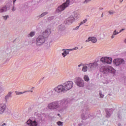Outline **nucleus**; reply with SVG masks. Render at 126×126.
Returning <instances> with one entry per match:
<instances>
[{
  "label": "nucleus",
  "mask_w": 126,
  "mask_h": 126,
  "mask_svg": "<svg viewBox=\"0 0 126 126\" xmlns=\"http://www.w3.org/2000/svg\"><path fill=\"white\" fill-rule=\"evenodd\" d=\"M73 21H74V18H72V17L70 16L69 17L65 20V23L68 25L72 24Z\"/></svg>",
  "instance_id": "11"
},
{
  "label": "nucleus",
  "mask_w": 126,
  "mask_h": 126,
  "mask_svg": "<svg viewBox=\"0 0 126 126\" xmlns=\"http://www.w3.org/2000/svg\"><path fill=\"white\" fill-rule=\"evenodd\" d=\"M69 0H66L65 3H63L62 5L58 7L57 9V12H61V11L64 10V9L69 5Z\"/></svg>",
  "instance_id": "2"
},
{
  "label": "nucleus",
  "mask_w": 126,
  "mask_h": 126,
  "mask_svg": "<svg viewBox=\"0 0 126 126\" xmlns=\"http://www.w3.org/2000/svg\"><path fill=\"white\" fill-rule=\"evenodd\" d=\"M75 50H78V47H76L73 49H69V51L70 52V51H75Z\"/></svg>",
  "instance_id": "26"
},
{
  "label": "nucleus",
  "mask_w": 126,
  "mask_h": 126,
  "mask_svg": "<svg viewBox=\"0 0 126 126\" xmlns=\"http://www.w3.org/2000/svg\"><path fill=\"white\" fill-rule=\"evenodd\" d=\"M106 114H107L106 115L107 118H109L110 116H111V113H108V112H106Z\"/></svg>",
  "instance_id": "32"
},
{
  "label": "nucleus",
  "mask_w": 126,
  "mask_h": 126,
  "mask_svg": "<svg viewBox=\"0 0 126 126\" xmlns=\"http://www.w3.org/2000/svg\"><path fill=\"white\" fill-rule=\"evenodd\" d=\"M58 126H63V122H61V121H59L57 122Z\"/></svg>",
  "instance_id": "28"
},
{
  "label": "nucleus",
  "mask_w": 126,
  "mask_h": 126,
  "mask_svg": "<svg viewBox=\"0 0 126 126\" xmlns=\"http://www.w3.org/2000/svg\"><path fill=\"white\" fill-rule=\"evenodd\" d=\"M12 11H14V8H13Z\"/></svg>",
  "instance_id": "43"
},
{
  "label": "nucleus",
  "mask_w": 126,
  "mask_h": 126,
  "mask_svg": "<svg viewBox=\"0 0 126 126\" xmlns=\"http://www.w3.org/2000/svg\"><path fill=\"white\" fill-rule=\"evenodd\" d=\"M63 52L62 53V55L63 58H65V57H66V55L69 54V52L67 51H69V49H67V50L63 49Z\"/></svg>",
  "instance_id": "16"
},
{
  "label": "nucleus",
  "mask_w": 126,
  "mask_h": 126,
  "mask_svg": "<svg viewBox=\"0 0 126 126\" xmlns=\"http://www.w3.org/2000/svg\"><path fill=\"white\" fill-rule=\"evenodd\" d=\"M29 91H25L24 92H17L16 91L15 93L16 95H22V94H24V93H26V92H28Z\"/></svg>",
  "instance_id": "19"
},
{
  "label": "nucleus",
  "mask_w": 126,
  "mask_h": 126,
  "mask_svg": "<svg viewBox=\"0 0 126 126\" xmlns=\"http://www.w3.org/2000/svg\"><path fill=\"white\" fill-rule=\"evenodd\" d=\"M48 109L50 110H55V109H58L60 105L58 102H52L48 104Z\"/></svg>",
  "instance_id": "8"
},
{
  "label": "nucleus",
  "mask_w": 126,
  "mask_h": 126,
  "mask_svg": "<svg viewBox=\"0 0 126 126\" xmlns=\"http://www.w3.org/2000/svg\"><path fill=\"white\" fill-rule=\"evenodd\" d=\"M119 33H120V32H117V30H115V31H114L113 34V35H118V34H119Z\"/></svg>",
  "instance_id": "29"
},
{
  "label": "nucleus",
  "mask_w": 126,
  "mask_h": 126,
  "mask_svg": "<svg viewBox=\"0 0 126 126\" xmlns=\"http://www.w3.org/2000/svg\"><path fill=\"white\" fill-rule=\"evenodd\" d=\"M6 11V7H3L2 9H0V12H3Z\"/></svg>",
  "instance_id": "22"
},
{
  "label": "nucleus",
  "mask_w": 126,
  "mask_h": 126,
  "mask_svg": "<svg viewBox=\"0 0 126 126\" xmlns=\"http://www.w3.org/2000/svg\"><path fill=\"white\" fill-rule=\"evenodd\" d=\"M91 0H86L84 1V3H87V2H88V1H90Z\"/></svg>",
  "instance_id": "36"
},
{
  "label": "nucleus",
  "mask_w": 126,
  "mask_h": 126,
  "mask_svg": "<svg viewBox=\"0 0 126 126\" xmlns=\"http://www.w3.org/2000/svg\"><path fill=\"white\" fill-rule=\"evenodd\" d=\"M3 18H4V19H5V20H6V19H7V18H8V16H3Z\"/></svg>",
  "instance_id": "34"
},
{
  "label": "nucleus",
  "mask_w": 126,
  "mask_h": 126,
  "mask_svg": "<svg viewBox=\"0 0 126 126\" xmlns=\"http://www.w3.org/2000/svg\"><path fill=\"white\" fill-rule=\"evenodd\" d=\"M90 41H91V42L92 43H96L97 42V38L95 37L90 36V37H89L88 39H87L86 40V42H90Z\"/></svg>",
  "instance_id": "14"
},
{
  "label": "nucleus",
  "mask_w": 126,
  "mask_h": 126,
  "mask_svg": "<svg viewBox=\"0 0 126 126\" xmlns=\"http://www.w3.org/2000/svg\"><path fill=\"white\" fill-rule=\"evenodd\" d=\"M58 116H59V117H61V115H60V114H58Z\"/></svg>",
  "instance_id": "44"
},
{
  "label": "nucleus",
  "mask_w": 126,
  "mask_h": 126,
  "mask_svg": "<svg viewBox=\"0 0 126 126\" xmlns=\"http://www.w3.org/2000/svg\"><path fill=\"white\" fill-rule=\"evenodd\" d=\"M124 0H120V1L122 2Z\"/></svg>",
  "instance_id": "45"
},
{
  "label": "nucleus",
  "mask_w": 126,
  "mask_h": 126,
  "mask_svg": "<svg viewBox=\"0 0 126 126\" xmlns=\"http://www.w3.org/2000/svg\"><path fill=\"white\" fill-rule=\"evenodd\" d=\"M6 108V105L3 103L0 104V114H3Z\"/></svg>",
  "instance_id": "12"
},
{
  "label": "nucleus",
  "mask_w": 126,
  "mask_h": 126,
  "mask_svg": "<svg viewBox=\"0 0 126 126\" xmlns=\"http://www.w3.org/2000/svg\"><path fill=\"white\" fill-rule=\"evenodd\" d=\"M113 68L107 66H102L100 68V71L103 73H108V72H112Z\"/></svg>",
  "instance_id": "6"
},
{
  "label": "nucleus",
  "mask_w": 126,
  "mask_h": 126,
  "mask_svg": "<svg viewBox=\"0 0 126 126\" xmlns=\"http://www.w3.org/2000/svg\"><path fill=\"white\" fill-rule=\"evenodd\" d=\"M54 91L56 92V93H64V92H66L63 85H59L55 87L54 88Z\"/></svg>",
  "instance_id": "3"
},
{
  "label": "nucleus",
  "mask_w": 126,
  "mask_h": 126,
  "mask_svg": "<svg viewBox=\"0 0 126 126\" xmlns=\"http://www.w3.org/2000/svg\"><path fill=\"white\" fill-rule=\"evenodd\" d=\"M72 18H74V20H75V18H77L78 16V14H77L76 12H73V14L72 16H71Z\"/></svg>",
  "instance_id": "18"
},
{
  "label": "nucleus",
  "mask_w": 126,
  "mask_h": 126,
  "mask_svg": "<svg viewBox=\"0 0 126 126\" xmlns=\"http://www.w3.org/2000/svg\"><path fill=\"white\" fill-rule=\"evenodd\" d=\"M87 65L91 68H94V67H97V66H98V62L95 61L93 63L87 64Z\"/></svg>",
  "instance_id": "13"
},
{
  "label": "nucleus",
  "mask_w": 126,
  "mask_h": 126,
  "mask_svg": "<svg viewBox=\"0 0 126 126\" xmlns=\"http://www.w3.org/2000/svg\"><path fill=\"white\" fill-rule=\"evenodd\" d=\"M86 22H87V19H86L85 20H84L82 22H81L80 23V26H81V25H82V24H84V23H86Z\"/></svg>",
  "instance_id": "23"
},
{
  "label": "nucleus",
  "mask_w": 126,
  "mask_h": 126,
  "mask_svg": "<svg viewBox=\"0 0 126 126\" xmlns=\"http://www.w3.org/2000/svg\"><path fill=\"white\" fill-rule=\"evenodd\" d=\"M59 28H60V30H64V29H65V28L63 27V25L60 26Z\"/></svg>",
  "instance_id": "25"
},
{
  "label": "nucleus",
  "mask_w": 126,
  "mask_h": 126,
  "mask_svg": "<svg viewBox=\"0 0 126 126\" xmlns=\"http://www.w3.org/2000/svg\"><path fill=\"white\" fill-rule=\"evenodd\" d=\"M100 62L102 63H107V64H110L112 63V58L108 57H102L100 60Z\"/></svg>",
  "instance_id": "5"
},
{
  "label": "nucleus",
  "mask_w": 126,
  "mask_h": 126,
  "mask_svg": "<svg viewBox=\"0 0 126 126\" xmlns=\"http://www.w3.org/2000/svg\"><path fill=\"white\" fill-rule=\"evenodd\" d=\"M4 91V88L3 87H0V94Z\"/></svg>",
  "instance_id": "24"
},
{
  "label": "nucleus",
  "mask_w": 126,
  "mask_h": 126,
  "mask_svg": "<svg viewBox=\"0 0 126 126\" xmlns=\"http://www.w3.org/2000/svg\"><path fill=\"white\" fill-rule=\"evenodd\" d=\"M63 103H64V101H62V102H61V104H63Z\"/></svg>",
  "instance_id": "42"
},
{
  "label": "nucleus",
  "mask_w": 126,
  "mask_h": 126,
  "mask_svg": "<svg viewBox=\"0 0 126 126\" xmlns=\"http://www.w3.org/2000/svg\"><path fill=\"white\" fill-rule=\"evenodd\" d=\"M75 83L79 87H83L84 86V81L80 77L76 78Z\"/></svg>",
  "instance_id": "7"
},
{
  "label": "nucleus",
  "mask_w": 126,
  "mask_h": 126,
  "mask_svg": "<svg viewBox=\"0 0 126 126\" xmlns=\"http://www.w3.org/2000/svg\"><path fill=\"white\" fill-rule=\"evenodd\" d=\"M79 27H80V26L76 27L75 29H73V30H78V29H79Z\"/></svg>",
  "instance_id": "33"
},
{
  "label": "nucleus",
  "mask_w": 126,
  "mask_h": 126,
  "mask_svg": "<svg viewBox=\"0 0 126 126\" xmlns=\"http://www.w3.org/2000/svg\"><path fill=\"white\" fill-rule=\"evenodd\" d=\"M113 63L115 65L118 66L123 63H125V61L121 59H116L114 60Z\"/></svg>",
  "instance_id": "9"
},
{
  "label": "nucleus",
  "mask_w": 126,
  "mask_h": 126,
  "mask_svg": "<svg viewBox=\"0 0 126 126\" xmlns=\"http://www.w3.org/2000/svg\"><path fill=\"white\" fill-rule=\"evenodd\" d=\"M101 17H103V14H102L101 15Z\"/></svg>",
  "instance_id": "46"
},
{
  "label": "nucleus",
  "mask_w": 126,
  "mask_h": 126,
  "mask_svg": "<svg viewBox=\"0 0 126 126\" xmlns=\"http://www.w3.org/2000/svg\"><path fill=\"white\" fill-rule=\"evenodd\" d=\"M34 35H35V32H31L30 33V37H33V36H34Z\"/></svg>",
  "instance_id": "27"
},
{
  "label": "nucleus",
  "mask_w": 126,
  "mask_h": 126,
  "mask_svg": "<svg viewBox=\"0 0 126 126\" xmlns=\"http://www.w3.org/2000/svg\"><path fill=\"white\" fill-rule=\"evenodd\" d=\"M108 13H109V14H110L111 15L114 14V11L112 10H110L108 11Z\"/></svg>",
  "instance_id": "30"
},
{
  "label": "nucleus",
  "mask_w": 126,
  "mask_h": 126,
  "mask_svg": "<svg viewBox=\"0 0 126 126\" xmlns=\"http://www.w3.org/2000/svg\"><path fill=\"white\" fill-rule=\"evenodd\" d=\"M82 65V64H80L79 65H78V67H80V66H81Z\"/></svg>",
  "instance_id": "39"
},
{
  "label": "nucleus",
  "mask_w": 126,
  "mask_h": 126,
  "mask_svg": "<svg viewBox=\"0 0 126 126\" xmlns=\"http://www.w3.org/2000/svg\"><path fill=\"white\" fill-rule=\"evenodd\" d=\"M50 34H51V29H48L43 32V37H44L45 38H47V37H48Z\"/></svg>",
  "instance_id": "15"
},
{
  "label": "nucleus",
  "mask_w": 126,
  "mask_h": 126,
  "mask_svg": "<svg viewBox=\"0 0 126 126\" xmlns=\"http://www.w3.org/2000/svg\"><path fill=\"white\" fill-rule=\"evenodd\" d=\"M15 1H16V0H15L13 1V3H15Z\"/></svg>",
  "instance_id": "41"
},
{
  "label": "nucleus",
  "mask_w": 126,
  "mask_h": 126,
  "mask_svg": "<svg viewBox=\"0 0 126 126\" xmlns=\"http://www.w3.org/2000/svg\"><path fill=\"white\" fill-rule=\"evenodd\" d=\"M115 38V35L113 33V35L111 36V39H114Z\"/></svg>",
  "instance_id": "37"
},
{
  "label": "nucleus",
  "mask_w": 126,
  "mask_h": 126,
  "mask_svg": "<svg viewBox=\"0 0 126 126\" xmlns=\"http://www.w3.org/2000/svg\"><path fill=\"white\" fill-rule=\"evenodd\" d=\"M46 14H48V12H44V13H43L41 15L40 17H42V16H44V15H46Z\"/></svg>",
  "instance_id": "31"
},
{
  "label": "nucleus",
  "mask_w": 126,
  "mask_h": 126,
  "mask_svg": "<svg viewBox=\"0 0 126 126\" xmlns=\"http://www.w3.org/2000/svg\"><path fill=\"white\" fill-rule=\"evenodd\" d=\"M45 41H46L45 37H44L43 35H40L36 39V45L37 46H41V45H43V44L45 43Z\"/></svg>",
  "instance_id": "4"
},
{
  "label": "nucleus",
  "mask_w": 126,
  "mask_h": 126,
  "mask_svg": "<svg viewBox=\"0 0 126 126\" xmlns=\"http://www.w3.org/2000/svg\"><path fill=\"white\" fill-rule=\"evenodd\" d=\"M11 94H12V93L11 92H9L8 94L5 96V102H7L8 98L11 97Z\"/></svg>",
  "instance_id": "17"
},
{
  "label": "nucleus",
  "mask_w": 126,
  "mask_h": 126,
  "mask_svg": "<svg viewBox=\"0 0 126 126\" xmlns=\"http://www.w3.org/2000/svg\"><path fill=\"white\" fill-rule=\"evenodd\" d=\"M99 95L100 96V98H103V97H104V94H102L101 93H99Z\"/></svg>",
  "instance_id": "35"
},
{
  "label": "nucleus",
  "mask_w": 126,
  "mask_h": 126,
  "mask_svg": "<svg viewBox=\"0 0 126 126\" xmlns=\"http://www.w3.org/2000/svg\"><path fill=\"white\" fill-rule=\"evenodd\" d=\"M63 86H64L65 91H68V90H70V89L73 87V82L72 81L65 82L63 83Z\"/></svg>",
  "instance_id": "1"
},
{
  "label": "nucleus",
  "mask_w": 126,
  "mask_h": 126,
  "mask_svg": "<svg viewBox=\"0 0 126 126\" xmlns=\"http://www.w3.org/2000/svg\"><path fill=\"white\" fill-rule=\"evenodd\" d=\"M84 79L85 81H87V82H88L90 80L89 77L87 75H86L84 76Z\"/></svg>",
  "instance_id": "20"
},
{
  "label": "nucleus",
  "mask_w": 126,
  "mask_h": 126,
  "mask_svg": "<svg viewBox=\"0 0 126 126\" xmlns=\"http://www.w3.org/2000/svg\"><path fill=\"white\" fill-rule=\"evenodd\" d=\"M5 125H6L5 123H3V124H2L1 126H5Z\"/></svg>",
  "instance_id": "40"
},
{
  "label": "nucleus",
  "mask_w": 126,
  "mask_h": 126,
  "mask_svg": "<svg viewBox=\"0 0 126 126\" xmlns=\"http://www.w3.org/2000/svg\"><path fill=\"white\" fill-rule=\"evenodd\" d=\"M124 29H122L120 31L119 33H121V32H122V31H124Z\"/></svg>",
  "instance_id": "38"
},
{
  "label": "nucleus",
  "mask_w": 126,
  "mask_h": 126,
  "mask_svg": "<svg viewBox=\"0 0 126 126\" xmlns=\"http://www.w3.org/2000/svg\"><path fill=\"white\" fill-rule=\"evenodd\" d=\"M27 125L29 126H37L38 122H36V121H32L31 120H29L27 122Z\"/></svg>",
  "instance_id": "10"
},
{
  "label": "nucleus",
  "mask_w": 126,
  "mask_h": 126,
  "mask_svg": "<svg viewBox=\"0 0 126 126\" xmlns=\"http://www.w3.org/2000/svg\"><path fill=\"white\" fill-rule=\"evenodd\" d=\"M31 92H33V91H31Z\"/></svg>",
  "instance_id": "47"
},
{
  "label": "nucleus",
  "mask_w": 126,
  "mask_h": 126,
  "mask_svg": "<svg viewBox=\"0 0 126 126\" xmlns=\"http://www.w3.org/2000/svg\"><path fill=\"white\" fill-rule=\"evenodd\" d=\"M88 67H87V66H84L82 68V71H83V72H86L88 70Z\"/></svg>",
  "instance_id": "21"
}]
</instances>
